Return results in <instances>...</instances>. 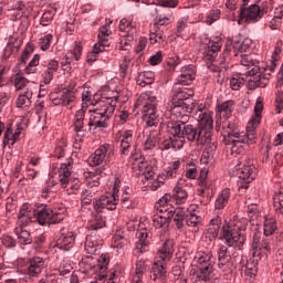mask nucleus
I'll list each match as a JSON object with an SVG mask.
<instances>
[{
	"label": "nucleus",
	"instance_id": "14",
	"mask_svg": "<svg viewBox=\"0 0 283 283\" xmlns=\"http://www.w3.org/2000/svg\"><path fill=\"white\" fill-rule=\"evenodd\" d=\"M184 185L185 180L179 179L178 186L174 189V193H166L160 199V205H170V207H174V205H185L187 202V198H189V192H187V189L182 187Z\"/></svg>",
	"mask_w": 283,
	"mask_h": 283
},
{
	"label": "nucleus",
	"instance_id": "1",
	"mask_svg": "<svg viewBox=\"0 0 283 283\" xmlns=\"http://www.w3.org/2000/svg\"><path fill=\"white\" fill-rule=\"evenodd\" d=\"M195 118L198 120V126L180 120L168 124L169 134L182 139V147L187 142L195 143V145H205L210 140L211 132H213V117H211V114L197 109Z\"/></svg>",
	"mask_w": 283,
	"mask_h": 283
},
{
	"label": "nucleus",
	"instance_id": "51",
	"mask_svg": "<svg viewBox=\"0 0 283 283\" xmlns=\"http://www.w3.org/2000/svg\"><path fill=\"white\" fill-rule=\"evenodd\" d=\"M92 92L90 91H83L82 93V107L81 109L76 111L75 114H77L78 112H83L84 113V120H85V113L87 112V107L90 106V104L92 105Z\"/></svg>",
	"mask_w": 283,
	"mask_h": 283
},
{
	"label": "nucleus",
	"instance_id": "15",
	"mask_svg": "<svg viewBox=\"0 0 283 283\" xmlns=\"http://www.w3.org/2000/svg\"><path fill=\"white\" fill-rule=\"evenodd\" d=\"M45 259L33 256L24 262L22 272L29 280H34V277H39L45 271Z\"/></svg>",
	"mask_w": 283,
	"mask_h": 283
},
{
	"label": "nucleus",
	"instance_id": "50",
	"mask_svg": "<svg viewBox=\"0 0 283 283\" xmlns=\"http://www.w3.org/2000/svg\"><path fill=\"white\" fill-rule=\"evenodd\" d=\"M201 145H206L202 158H213V155L216 154V149H218V146L216 145V142H212L211 139V130L209 142H206L205 144Z\"/></svg>",
	"mask_w": 283,
	"mask_h": 283
},
{
	"label": "nucleus",
	"instance_id": "41",
	"mask_svg": "<svg viewBox=\"0 0 283 283\" xmlns=\"http://www.w3.org/2000/svg\"><path fill=\"white\" fill-rule=\"evenodd\" d=\"M85 251L90 255H96L101 251V241H97L94 235L86 237Z\"/></svg>",
	"mask_w": 283,
	"mask_h": 283
},
{
	"label": "nucleus",
	"instance_id": "49",
	"mask_svg": "<svg viewBox=\"0 0 283 283\" xmlns=\"http://www.w3.org/2000/svg\"><path fill=\"white\" fill-rule=\"evenodd\" d=\"M171 19H169V14H167V17L161 15V13L157 14L156 18L154 19V25L153 28L155 29H159V30H164L165 32V25H169V23H171Z\"/></svg>",
	"mask_w": 283,
	"mask_h": 283
},
{
	"label": "nucleus",
	"instance_id": "46",
	"mask_svg": "<svg viewBox=\"0 0 283 283\" xmlns=\"http://www.w3.org/2000/svg\"><path fill=\"white\" fill-rule=\"evenodd\" d=\"M107 46H103V44L95 43L93 50L87 53L86 61L87 63H94L98 60V56L105 52Z\"/></svg>",
	"mask_w": 283,
	"mask_h": 283
},
{
	"label": "nucleus",
	"instance_id": "16",
	"mask_svg": "<svg viewBox=\"0 0 283 283\" xmlns=\"http://www.w3.org/2000/svg\"><path fill=\"white\" fill-rule=\"evenodd\" d=\"M238 251L235 248L221 245L218 251L219 269H235V258L240 255Z\"/></svg>",
	"mask_w": 283,
	"mask_h": 283
},
{
	"label": "nucleus",
	"instance_id": "37",
	"mask_svg": "<svg viewBox=\"0 0 283 283\" xmlns=\"http://www.w3.org/2000/svg\"><path fill=\"white\" fill-rule=\"evenodd\" d=\"M273 244V239L265 238L262 240L261 244L259 245V249L256 251H253V258H264V255H268V253H271V245Z\"/></svg>",
	"mask_w": 283,
	"mask_h": 283
},
{
	"label": "nucleus",
	"instance_id": "40",
	"mask_svg": "<svg viewBox=\"0 0 283 283\" xmlns=\"http://www.w3.org/2000/svg\"><path fill=\"white\" fill-rule=\"evenodd\" d=\"M262 109H264V105L262 104V101L258 98L254 106L255 116L249 122V125L253 128L254 132H256L258 125H260L262 120Z\"/></svg>",
	"mask_w": 283,
	"mask_h": 283
},
{
	"label": "nucleus",
	"instance_id": "24",
	"mask_svg": "<svg viewBox=\"0 0 283 283\" xmlns=\"http://www.w3.org/2000/svg\"><path fill=\"white\" fill-rule=\"evenodd\" d=\"M137 239L138 240L135 242V249L133 250V255H135V258H140L143 253H147V251H149V232H137Z\"/></svg>",
	"mask_w": 283,
	"mask_h": 283
},
{
	"label": "nucleus",
	"instance_id": "44",
	"mask_svg": "<svg viewBox=\"0 0 283 283\" xmlns=\"http://www.w3.org/2000/svg\"><path fill=\"white\" fill-rule=\"evenodd\" d=\"M281 53L282 49H280V46H275L270 64L264 67L265 76H271V73L275 72V67H277V61Z\"/></svg>",
	"mask_w": 283,
	"mask_h": 283
},
{
	"label": "nucleus",
	"instance_id": "3",
	"mask_svg": "<svg viewBox=\"0 0 283 283\" xmlns=\"http://www.w3.org/2000/svg\"><path fill=\"white\" fill-rule=\"evenodd\" d=\"M117 97H102L97 103L98 108L85 113V127L88 130L105 129L109 126V119L114 116L116 111Z\"/></svg>",
	"mask_w": 283,
	"mask_h": 283
},
{
	"label": "nucleus",
	"instance_id": "8",
	"mask_svg": "<svg viewBox=\"0 0 283 283\" xmlns=\"http://www.w3.org/2000/svg\"><path fill=\"white\" fill-rule=\"evenodd\" d=\"M179 84H175L172 88V104L174 112H180V114H192L196 106L191 102L190 97L193 96V90L188 87H180ZM199 108H196L198 112Z\"/></svg>",
	"mask_w": 283,
	"mask_h": 283
},
{
	"label": "nucleus",
	"instance_id": "13",
	"mask_svg": "<svg viewBox=\"0 0 283 283\" xmlns=\"http://www.w3.org/2000/svg\"><path fill=\"white\" fill-rule=\"evenodd\" d=\"M90 165L98 167V165H109L114 160V146L112 144L101 145L94 154L90 156Z\"/></svg>",
	"mask_w": 283,
	"mask_h": 283
},
{
	"label": "nucleus",
	"instance_id": "12",
	"mask_svg": "<svg viewBox=\"0 0 283 283\" xmlns=\"http://www.w3.org/2000/svg\"><path fill=\"white\" fill-rule=\"evenodd\" d=\"M118 189H120V180L116 178L112 196H101L99 200L94 202V210L97 213H102L103 209L114 211L118 205Z\"/></svg>",
	"mask_w": 283,
	"mask_h": 283
},
{
	"label": "nucleus",
	"instance_id": "42",
	"mask_svg": "<svg viewBox=\"0 0 283 283\" xmlns=\"http://www.w3.org/2000/svg\"><path fill=\"white\" fill-rule=\"evenodd\" d=\"M230 198H231V189H229V188L223 189L219 193V196L216 200V203H214L216 209H219V210L224 209V207H227V205H229Z\"/></svg>",
	"mask_w": 283,
	"mask_h": 283
},
{
	"label": "nucleus",
	"instance_id": "43",
	"mask_svg": "<svg viewBox=\"0 0 283 283\" xmlns=\"http://www.w3.org/2000/svg\"><path fill=\"white\" fill-rule=\"evenodd\" d=\"M233 109H235V102L230 99L219 105L217 112L220 116H223V118H229V116L233 114Z\"/></svg>",
	"mask_w": 283,
	"mask_h": 283
},
{
	"label": "nucleus",
	"instance_id": "30",
	"mask_svg": "<svg viewBox=\"0 0 283 283\" xmlns=\"http://www.w3.org/2000/svg\"><path fill=\"white\" fill-rule=\"evenodd\" d=\"M59 71V62L56 60H51L48 65L44 67L42 78L44 85H50L54 78V72Z\"/></svg>",
	"mask_w": 283,
	"mask_h": 283
},
{
	"label": "nucleus",
	"instance_id": "35",
	"mask_svg": "<svg viewBox=\"0 0 283 283\" xmlns=\"http://www.w3.org/2000/svg\"><path fill=\"white\" fill-rule=\"evenodd\" d=\"M32 96H34V91L27 87L25 91L18 96L17 107H30L32 105Z\"/></svg>",
	"mask_w": 283,
	"mask_h": 283
},
{
	"label": "nucleus",
	"instance_id": "33",
	"mask_svg": "<svg viewBox=\"0 0 283 283\" xmlns=\"http://www.w3.org/2000/svg\"><path fill=\"white\" fill-rule=\"evenodd\" d=\"M174 258V240L166 239L159 250V259L169 262Z\"/></svg>",
	"mask_w": 283,
	"mask_h": 283
},
{
	"label": "nucleus",
	"instance_id": "32",
	"mask_svg": "<svg viewBox=\"0 0 283 283\" xmlns=\"http://www.w3.org/2000/svg\"><path fill=\"white\" fill-rule=\"evenodd\" d=\"M158 205V212L157 216H159L160 218L164 219V222H167L168 224L171 222L172 218H174V206H171L170 203H160V199L157 202Z\"/></svg>",
	"mask_w": 283,
	"mask_h": 283
},
{
	"label": "nucleus",
	"instance_id": "23",
	"mask_svg": "<svg viewBox=\"0 0 283 283\" xmlns=\"http://www.w3.org/2000/svg\"><path fill=\"white\" fill-rule=\"evenodd\" d=\"M167 261L160 259L153 264L150 271V280L153 282H166L167 281Z\"/></svg>",
	"mask_w": 283,
	"mask_h": 283
},
{
	"label": "nucleus",
	"instance_id": "59",
	"mask_svg": "<svg viewBox=\"0 0 283 283\" xmlns=\"http://www.w3.org/2000/svg\"><path fill=\"white\" fill-rule=\"evenodd\" d=\"M103 227H105V218H103L101 214L95 216L91 223L93 231H98V229H103Z\"/></svg>",
	"mask_w": 283,
	"mask_h": 283
},
{
	"label": "nucleus",
	"instance_id": "7",
	"mask_svg": "<svg viewBox=\"0 0 283 283\" xmlns=\"http://www.w3.org/2000/svg\"><path fill=\"white\" fill-rule=\"evenodd\" d=\"M251 0H243L239 14L245 23H258L265 14L269 13V2L266 0H255L253 3Z\"/></svg>",
	"mask_w": 283,
	"mask_h": 283
},
{
	"label": "nucleus",
	"instance_id": "54",
	"mask_svg": "<svg viewBox=\"0 0 283 283\" xmlns=\"http://www.w3.org/2000/svg\"><path fill=\"white\" fill-rule=\"evenodd\" d=\"M12 83L15 90H23V87L28 86V83H30V81L21 75V73H18L13 76Z\"/></svg>",
	"mask_w": 283,
	"mask_h": 283
},
{
	"label": "nucleus",
	"instance_id": "63",
	"mask_svg": "<svg viewBox=\"0 0 283 283\" xmlns=\"http://www.w3.org/2000/svg\"><path fill=\"white\" fill-rule=\"evenodd\" d=\"M187 23H188L187 18H180L177 21V36H180V34H182V32L187 30Z\"/></svg>",
	"mask_w": 283,
	"mask_h": 283
},
{
	"label": "nucleus",
	"instance_id": "39",
	"mask_svg": "<svg viewBox=\"0 0 283 283\" xmlns=\"http://www.w3.org/2000/svg\"><path fill=\"white\" fill-rule=\"evenodd\" d=\"M112 34V31L109 30V24H104L99 28V32L97 35L98 42L97 44L103 45L104 48H109L111 41L109 35Z\"/></svg>",
	"mask_w": 283,
	"mask_h": 283
},
{
	"label": "nucleus",
	"instance_id": "55",
	"mask_svg": "<svg viewBox=\"0 0 283 283\" xmlns=\"http://www.w3.org/2000/svg\"><path fill=\"white\" fill-rule=\"evenodd\" d=\"M74 101H76L74 93L67 91L60 97L59 104L63 105L64 107H70Z\"/></svg>",
	"mask_w": 283,
	"mask_h": 283
},
{
	"label": "nucleus",
	"instance_id": "36",
	"mask_svg": "<svg viewBox=\"0 0 283 283\" xmlns=\"http://www.w3.org/2000/svg\"><path fill=\"white\" fill-rule=\"evenodd\" d=\"M146 271H147V262L143 259H139L136 262L135 273L133 275L132 282L133 283H143V277H144Z\"/></svg>",
	"mask_w": 283,
	"mask_h": 283
},
{
	"label": "nucleus",
	"instance_id": "56",
	"mask_svg": "<svg viewBox=\"0 0 283 283\" xmlns=\"http://www.w3.org/2000/svg\"><path fill=\"white\" fill-rule=\"evenodd\" d=\"M53 39H54V35H52L51 33L40 38L39 40L40 50H42L43 52L50 50V45H52Z\"/></svg>",
	"mask_w": 283,
	"mask_h": 283
},
{
	"label": "nucleus",
	"instance_id": "31",
	"mask_svg": "<svg viewBox=\"0 0 283 283\" xmlns=\"http://www.w3.org/2000/svg\"><path fill=\"white\" fill-rule=\"evenodd\" d=\"M187 213H189V208L178 207L172 209V220L176 222L177 229H182L185 227Z\"/></svg>",
	"mask_w": 283,
	"mask_h": 283
},
{
	"label": "nucleus",
	"instance_id": "53",
	"mask_svg": "<svg viewBox=\"0 0 283 283\" xmlns=\"http://www.w3.org/2000/svg\"><path fill=\"white\" fill-rule=\"evenodd\" d=\"M56 15V8L52 7L51 9L46 10L40 20L41 25H48L52 23V19Z\"/></svg>",
	"mask_w": 283,
	"mask_h": 283
},
{
	"label": "nucleus",
	"instance_id": "27",
	"mask_svg": "<svg viewBox=\"0 0 283 283\" xmlns=\"http://www.w3.org/2000/svg\"><path fill=\"white\" fill-rule=\"evenodd\" d=\"M29 223H22L19 221L18 227L14 229V233L18 238V244H32V234L25 230Z\"/></svg>",
	"mask_w": 283,
	"mask_h": 283
},
{
	"label": "nucleus",
	"instance_id": "28",
	"mask_svg": "<svg viewBox=\"0 0 283 283\" xmlns=\"http://www.w3.org/2000/svg\"><path fill=\"white\" fill-rule=\"evenodd\" d=\"M159 149H161V151H166L168 149H182V139H179L178 135L160 139Z\"/></svg>",
	"mask_w": 283,
	"mask_h": 283
},
{
	"label": "nucleus",
	"instance_id": "25",
	"mask_svg": "<svg viewBox=\"0 0 283 283\" xmlns=\"http://www.w3.org/2000/svg\"><path fill=\"white\" fill-rule=\"evenodd\" d=\"M119 154L122 156H129L132 151V145H134V133L132 130H125L119 137Z\"/></svg>",
	"mask_w": 283,
	"mask_h": 283
},
{
	"label": "nucleus",
	"instance_id": "57",
	"mask_svg": "<svg viewBox=\"0 0 283 283\" xmlns=\"http://www.w3.org/2000/svg\"><path fill=\"white\" fill-rule=\"evenodd\" d=\"M209 176V170L207 168L201 169L199 175V185L201 186V189H209L211 187V182H209V179H207Z\"/></svg>",
	"mask_w": 283,
	"mask_h": 283
},
{
	"label": "nucleus",
	"instance_id": "45",
	"mask_svg": "<svg viewBox=\"0 0 283 283\" xmlns=\"http://www.w3.org/2000/svg\"><path fill=\"white\" fill-rule=\"evenodd\" d=\"M202 222V217L196 213L193 208H188V213L186 214V224L187 227H198Z\"/></svg>",
	"mask_w": 283,
	"mask_h": 283
},
{
	"label": "nucleus",
	"instance_id": "26",
	"mask_svg": "<svg viewBox=\"0 0 283 283\" xmlns=\"http://www.w3.org/2000/svg\"><path fill=\"white\" fill-rule=\"evenodd\" d=\"M196 78V66L188 65L181 69V74L177 77L176 85H191Z\"/></svg>",
	"mask_w": 283,
	"mask_h": 283
},
{
	"label": "nucleus",
	"instance_id": "21",
	"mask_svg": "<svg viewBox=\"0 0 283 283\" xmlns=\"http://www.w3.org/2000/svg\"><path fill=\"white\" fill-rule=\"evenodd\" d=\"M76 242L74 232L67 231L65 228L60 230V237L55 241L56 249L60 251H70Z\"/></svg>",
	"mask_w": 283,
	"mask_h": 283
},
{
	"label": "nucleus",
	"instance_id": "62",
	"mask_svg": "<svg viewBox=\"0 0 283 283\" xmlns=\"http://www.w3.org/2000/svg\"><path fill=\"white\" fill-rule=\"evenodd\" d=\"M2 244L6 247V249H14V247H17V239L10 235H3Z\"/></svg>",
	"mask_w": 283,
	"mask_h": 283
},
{
	"label": "nucleus",
	"instance_id": "38",
	"mask_svg": "<svg viewBox=\"0 0 283 283\" xmlns=\"http://www.w3.org/2000/svg\"><path fill=\"white\" fill-rule=\"evenodd\" d=\"M159 145H160V130H150V134L148 135L144 144L145 151L149 149H155V147H158Z\"/></svg>",
	"mask_w": 283,
	"mask_h": 283
},
{
	"label": "nucleus",
	"instance_id": "19",
	"mask_svg": "<svg viewBox=\"0 0 283 283\" xmlns=\"http://www.w3.org/2000/svg\"><path fill=\"white\" fill-rule=\"evenodd\" d=\"M205 45L206 48L202 52L203 61L206 63H214L220 50H222V39L217 36L212 40H206Z\"/></svg>",
	"mask_w": 283,
	"mask_h": 283
},
{
	"label": "nucleus",
	"instance_id": "29",
	"mask_svg": "<svg viewBox=\"0 0 283 283\" xmlns=\"http://www.w3.org/2000/svg\"><path fill=\"white\" fill-rule=\"evenodd\" d=\"M220 227H222V218L216 217L211 219L210 223L208 224L206 238L210 240V242H213L220 233Z\"/></svg>",
	"mask_w": 283,
	"mask_h": 283
},
{
	"label": "nucleus",
	"instance_id": "6",
	"mask_svg": "<svg viewBox=\"0 0 283 283\" xmlns=\"http://www.w3.org/2000/svg\"><path fill=\"white\" fill-rule=\"evenodd\" d=\"M248 220L237 221L235 223H227L222 227L221 239L226 247H231L238 251H242L244 242H247V224Z\"/></svg>",
	"mask_w": 283,
	"mask_h": 283
},
{
	"label": "nucleus",
	"instance_id": "61",
	"mask_svg": "<svg viewBox=\"0 0 283 283\" xmlns=\"http://www.w3.org/2000/svg\"><path fill=\"white\" fill-rule=\"evenodd\" d=\"M11 10L15 19H21V17H23V10H25V4H23L22 2H18L13 6Z\"/></svg>",
	"mask_w": 283,
	"mask_h": 283
},
{
	"label": "nucleus",
	"instance_id": "4",
	"mask_svg": "<svg viewBox=\"0 0 283 283\" xmlns=\"http://www.w3.org/2000/svg\"><path fill=\"white\" fill-rule=\"evenodd\" d=\"M19 220L22 224H30V222H38L41 227L49 224H59L65 220V214L54 212L52 208L41 205L38 209H32L28 206H22L19 212Z\"/></svg>",
	"mask_w": 283,
	"mask_h": 283
},
{
	"label": "nucleus",
	"instance_id": "52",
	"mask_svg": "<svg viewBox=\"0 0 283 283\" xmlns=\"http://www.w3.org/2000/svg\"><path fill=\"white\" fill-rule=\"evenodd\" d=\"M167 36H165L164 29L153 28L150 31V41L151 43H163Z\"/></svg>",
	"mask_w": 283,
	"mask_h": 283
},
{
	"label": "nucleus",
	"instance_id": "18",
	"mask_svg": "<svg viewBox=\"0 0 283 283\" xmlns=\"http://www.w3.org/2000/svg\"><path fill=\"white\" fill-rule=\"evenodd\" d=\"M73 130L75 132V142L73 144L74 149H81L83 138L87 136V126H85V113L80 111L74 115Z\"/></svg>",
	"mask_w": 283,
	"mask_h": 283
},
{
	"label": "nucleus",
	"instance_id": "47",
	"mask_svg": "<svg viewBox=\"0 0 283 283\" xmlns=\"http://www.w3.org/2000/svg\"><path fill=\"white\" fill-rule=\"evenodd\" d=\"M273 207L276 216L283 217V188H281L274 193Z\"/></svg>",
	"mask_w": 283,
	"mask_h": 283
},
{
	"label": "nucleus",
	"instance_id": "58",
	"mask_svg": "<svg viewBox=\"0 0 283 283\" xmlns=\"http://www.w3.org/2000/svg\"><path fill=\"white\" fill-rule=\"evenodd\" d=\"M39 54H35L33 59L29 62L25 66L24 72L25 74H35L36 73V65H39Z\"/></svg>",
	"mask_w": 283,
	"mask_h": 283
},
{
	"label": "nucleus",
	"instance_id": "20",
	"mask_svg": "<svg viewBox=\"0 0 283 283\" xmlns=\"http://www.w3.org/2000/svg\"><path fill=\"white\" fill-rule=\"evenodd\" d=\"M96 175L97 176H95V179L93 180V184H91V187L84 189L81 193L82 207H87L92 205V202L94 207V202H96V200H101V198H96V190H94V187H98V185H101V176L103 175V170L97 169Z\"/></svg>",
	"mask_w": 283,
	"mask_h": 283
},
{
	"label": "nucleus",
	"instance_id": "34",
	"mask_svg": "<svg viewBox=\"0 0 283 283\" xmlns=\"http://www.w3.org/2000/svg\"><path fill=\"white\" fill-rule=\"evenodd\" d=\"M119 32H122V36H127L129 41H134V36L136 35V29L125 18L119 21Z\"/></svg>",
	"mask_w": 283,
	"mask_h": 283
},
{
	"label": "nucleus",
	"instance_id": "11",
	"mask_svg": "<svg viewBox=\"0 0 283 283\" xmlns=\"http://www.w3.org/2000/svg\"><path fill=\"white\" fill-rule=\"evenodd\" d=\"M57 171L59 180L63 189H71L72 193H76V191L81 189V179L72 176V164L70 161L66 164H61Z\"/></svg>",
	"mask_w": 283,
	"mask_h": 283
},
{
	"label": "nucleus",
	"instance_id": "10",
	"mask_svg": "<svg viewBox=\"0 0 283 283\" xmlns=\"http://www.w3.org/2000/svg\"><path fill=\"white\" fill-rule=\"evenodd\" d=\"M233 172L240 178V181H238L239 191L249 189V185L255 180V166L251 165V160L240 161L234 167Z\"/></svg>",
	"mask_w": 283,
	"mask_h": 283
},
{
	"label": "nucleus",
	"instance_id": "64",
	"mask_svg": "<svg viewBox=\"0 0 283 283\" xmlns=\"http://www.w3.org/2000/svg\"><path fill=\"white\" fill-rule=\"evenodd\" d=\"M148 63H150V65H159V63H163V51H158L155 55L150 56Z\"/></svg>",
	"mask_w": 283,
	"mask_h": 283
},
{
	"label": "nucleus",
	"instance_id": "48",
	"mask_svg": "<svg viewBox=\"0 0 283 283\" xmlns=\"http://www.w3.org/2000/svg\"><path fill=\"white\" fill-rule=\"evenodd\" d=\"M277 231V220L273 217H266L264 221V235H273Z\"/></svg>",
	"mask_w": 283,
	"mask_h": 283
},
{
	"label": "nucleus",
	"instance_id": "9",
	"mask_svg": "<svg viewBox=\"0 0 283 283\" xmlns=\"http://www.w3.org/2000/svg\"><path fill=\"white\" fill-rule=\"evenodd\" d=\"M136 107H139L144 113V120H146L147 127H154L158 125V112L156 111V97L149 96L147 93H143L137 102Z\"/></svg>",
	"mask_w": 283,
	"mask_h": 283
},
{
	"label": "nucleus",
	"instance_id": "60",
	"mask_svg": "<svg viewBox=\"0 0 283 283\" xmlns=\"http://www.w3.org/2000/svg\"><path fill=\"white\" fill-rule=\"evenodd\" d=\"M220 14L221 12L219 9H212L206 18L207 25H212L214 21H218Z\"/></svg>",
	"mask_w": 283,
	"mask_h": 283
},
{
	"label": "nucleus",
	"instance_id": "22",
	"mask_svg": "<svg viewBox=\"0 0 283 283\" xmlns=\"http://www.w3.org/2000/svg\"><path fill=\"white\" fill-rule=\"evenodd\" d=\"M178 169H180V161H174L166 170H164L153 184V189H159L165 185L166 180L176 178L178 176Z\"/></svg>",
	"mask_w": 283,
	"mask_h": 283
},
{
	"label": "nucleus",
	"instance_id": "5",
	"mask_svg": "<svg viewBox=\"0 0 283 283\" xmlns=\"http://www.w3.org/2000/svg\"><path fill=\"white\" fill-rule=\"evenodd\" d=\"M223 140L226 145H232L231 151L234 154H242L243 148L242 145H255L258 142L256 132L248 124L247 133H240L235 123L232 122H223Z\"/></svg>",
	"mask_w": 283,
	"mask_h": 283
},
{
	"label": "nucleus",
	"instance_id": "17",
	"mask_svg": "<svg viewBox=\"0 0 283 283\" xmlns=\"http://www.w3.org/2000/svg\"><path fill=\"white\" fill-rule=\"evenodd\" d=\"M107 266H109V255L104 253L97 259V265L95 266V271L98 273L97 282H103L105 279H107L106 283H108L109 277H114V275H112L114 271H119L120 280H123V269L120 265H115L109 272H107Z\"/></svg>",
	"mask_w": 283,
	"mask_h": 283
},
{
	"label": "nucleus",
	"instance_id": "2",
	"mask_svg": "<svg viewBox=\"0 0 283 283\" xmlns=\"http://www.w3.org/2000/svg\"><path fill=\"white\" fill-rule=\"evenodd\" d=\"M241 65L247 67L245 73H238L230 78V87L238 92L242 88L244 83H248V90H258V87H266V78L262 77V71L260 70V62L253 60L251 55L241 54Z\"/></svg>",
	"mask_w": 283,
	"mask_h": 283
}]
</instances>
